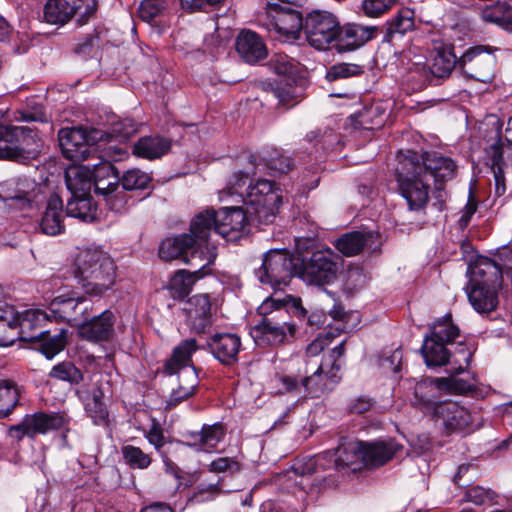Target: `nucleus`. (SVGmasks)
<instances>
[{
	"label": "nucleus",
	"instance_id": "nucleus-9",
	"mask_svg": "<svg viewBox=\"0 0 512 512\" xmlns=\"http://www.w3.org/2000/svg\"><path fill=\"white\" fill-rule=\"evenodd\" d=\"M298 257H292L283 250H269L263 257L262 265L256 270V276L262 284L273 288L287 285L296 275Z\"/></svg>",
	"mask_w": 512,
	"mask_h": 512
},
{
	"label": "nucleus",
	"instance_id": "nucleus-51",
	"mask_svg": "<svg viewBox=\"0 0 512 512\" xmlns=\"http://www.w3.org/2000/svg\"><path fill=\"white\" fill-rule=\"evenodd\" d=\"M272 389L277 394H300L303 386L296 376L285 373H276L271 379Z\"/></svg>",
	"mask_w": 512,
	"mask_h": 512
},
{
	"label": "nucleus",
	"instance_id": "nucleus-48",
	"mask_svg": "<svg viewBox=\"0 0 512 512\" xmlns=\"http://www.w3.org/2000/svg\"><path fill=\"white\" fill-rule=\"evenodd\" d=\"M456 63L458 61L452 50L450 48H443L434 57L429 73L438 78L446 77L454 69Z\"/></svg>",
	"mask_w": 512,
	"mask_h": 512
},
{
	"label": "nucleus",
	"instance_id": "nucleus-7",
	"mask_svg": "<svg viewBox=\"0 0 512 512\" xmlns=\"http://www.w3.org/2000/svg\"><path fill=\"white\" fill-rule=\"evenodd\" d=\"M112 389L109 380L102 374L95 373L89 380L76 389V395L84 405L87 415L94 424L105 426L108 424L109 412L106 398L111 395Z\"/></svg>",
	"mask_w": 512,
	"mask_h": 512
},
{
	"label": "nucleus",
	"instance_id": "nucleus-31",
	"mask_svg": "<svg viewBox=\"0 0 512 512\" xmlns=\"http://www.w3.org/2000/svg\"><path fill=\"white\" fill-rule=\"evenodd\" d=\"M440 381V379H424L419 381L414 388V405L421 407L430 415L433 414V408L441 402L438 401L441 391Z\"/></svg>",
	"mask_w": 512,
	"mask_h": 512
},
{
	"label": "nucleus",
	"instance_id": "nucleus-6",
	"mask_svg": "<svg viewBox=\"0 0 512 512\" xmlns=\"http://www.w3.org/2000/svg\"><path fill=\"white\" fill-rule=\"evenodd\" d=\"M282 200L281 191L274 182L259 179L253 185H249L244 204L247 213L262 224H270L274 221Z\"/></svg>",
	"mask_w": 512,
	"mask_h": 512
},
{
	"label": "nucleus",
	"instance_id": "nucleus-28",
	"mask_svg": "<svg viewBox=\"0 0 512 512\" xmlns=\"http://www.w3.org/2000/svg\"><path fill=\"white\" fill-rule=\"evenodd\" d=\"M470 285H483L500 287L502 283V268L493 260L487 257L478 258L470 266Z\"/></svg>",
	"mask_w": 512,
	"mask_h": 512
},
{
	"label": "nucleus",
	"instance_id": "nucleus-22",
	"mask_svg": "<svg viewBox=\"0 0 512 512\" xmlns=\"http://www.w3.org/2000/svg\"><path fill=\"white\" fill-rule=\"evenodd\" d=\"M419 157L421 165L425 167L424 176L433 177L438 190L442 189L444 181L451 180L456 174L457 166L450 158L429 153L419 155Z\"/></svg>",
	"mask_w": 512,
	"mask_h": 512
},
{
	"label": "nucleus",
	"instance_id": "nucleus-20",
	"mask_svg": "<svg viewBox=\"0 0 512 512\" xmlns=\"http://www.w3.org/2000/svg\"><path fill=\"white\" fill-rule=\"evenodd\" d=\"M377 32V26L347 23L339 26L336 47L340 52L356 50L374 39Z\"/></svg>",
	"mask_w": 512,
	"mask_h": 512
},
{
	"label": "nucleus",
	"instance_id": "nucleus-21",
	"mask_svg": "<svg viewBox=\"0 0 512 512\" xmlns=\"http://www.w3.org/2000/svg\"><path fill=\"white\" fill-rule=\"evenodd\" d=\"M187 322L191 330L205 333L212 324L211 302L207 294L191 297L187 303Z\"/></svg>",
	"mask_w": 512,
	"mask_h": 512
},
{
	"label": "nucleus",
	"instance_id": "nucleus-64",
	"mask_svg": "<svg viewBox=\"0 0 512 512\" xmlns=\"http://www.w3.org/2000/svg\"><path fill=\"white\" fill-rule=\"evenodd\" d=\"M249 173L250 172H239L232 175L228 182L227 191L229 195L237 194L240 197H242V200L244 201L246 190L248 187H246V184L249 179Z\"/></svg>",
	"mask_w": 512,
	"mask_h": 512
},
{
	"label": "nucleus",
	"instance_id": "nucleus-13",
	"mask_svg": "<svg viewBox=\"0 0 512 512\" xmlns=\"http://www.w3.org/2000/svg\"><path fill=\"white\" fill-rule=\"evenodd\" d=\"M340 23L326 11H313L304 19V34L309 45L317 50H326L337 43Z\"/></svg>",
	"mask_w": 512,
	"mask_h": 512
},
{
	"label": "nucleus",
	"instance_id": "nucleus-19",
	"mask_svg": "<svg viewBox=\"0 0 512 512\" xmlns=\"http://www.w3.org/2000/svg\"><path fill=\"white\" fill-rule=\"evenodd\" d=\"M440 422L447 432L462 431L472 424V415L464 406L457 402L442 401L433 408L431 415Z\"/></svg>",
	"mask_w": 512,
	"mask_h": 512
},
{
	"label": "nucleus",
	"instance_id": "nucleus-4",
	"mask_svg": "<svg viewBox=\"0 0 512 512\" xmlns=\"http://www.w3.org/2000/svg\"><path fill=\"white\" fill-rule=\"evenodd\" d=\"M247 212L241 207L206 209L195 216H202L209 219L204 227L206 246H216L212 240L214 234L220 235L228 241H235L244 231L247 225Z\"/></svg>",
	"mask_w": 512,
	"mask_h": 512
},
{
	"label": "nucleus",
	"instance_id": "nucleus-61",
	"mask_svg": "<svg viewBox=\"0 0 512 512\" xmlns=\"http://www.w3.org/2000/svg\"><path fill=\"white\" fill-rule=\"evenodd\" d=\"M362 73V68L359 65L351 63H340L333 65L327 71L326 79L328 81H335L338 79L349 78Z\"/></svg>",
	"mask_w": 512,
	"mask_h": 512
},
{
	"label": "nucleus",
	"instance_id": "nucleus-49",
	"mask_svg": "<svg viewBox=\"0 0 512 512\" xmlns=\"http://www.w3.org/2000/svg\"><path fill=\"white\" fill-rule=\"evenodd\" d=\"M430 336L448 344L459 336V328L452 323L451 315H447L433 324Z\"/></svg>",
	"mask_w": 512,
	"mask_h": 512
},
{
	"label": "nucleus",
	"instance_id": "nucleus-14",
	"mask_svg": "<svg viewBox=\"0 0 512 512\" xmlns=\"http://www.w3.org/2000/svg\"><path fill=\"white\" fill-rule=\"evenodd\" d=\"M96 11V0H48L44 6V19L50 24H65L79 14L85 23Z\"/></svg>",
	"mask_w": 512,
	"mask_h": 512
},
{
	"label": "nucleus",
	"instance_id": "nucleus-59",
	"mask_svg": "<svg viewBox=\"0 0 512 512\" xmlns=\"http://www.w3.org/2000/svg\"><path fill=\"white\" fill-rule=\"evenodd\" d=\"M396 0H362L360 11L370 18H377L387 13Z\"/></svg>",
	"mask_w": 512,
	"mask_h": 512
},
{
	"label": "nucleus",
	"instance_id": "nucleus-17",
	"mask_svg": "<svg viewBox=\"0 0 512 512\" xmlns=\"http://www.w3.org/2000/svg\"><path fill=\"white\" fill-rule=\"evenodd\" d=\"M462 73L471 79L488 83L493 78L495 58L477 46L467 50L458 60Z\"/></svg>",
	"mask_w": 512,
	"mask_h": 512
},
{
	"label": "nucleus",
	"instance_id": "nucleus-1",
	"mask_svg": "<svg viewBox=\"0 0 512 512\" xmlns=\"http://www.w3.org/2000/svg\"><path fill=\"white\" fill-rule=\"evenodd\" d=\"M72 274L85 294L102 296L115 285L117 267L107 252L89 248L76 256Z\"/></svg>",
	"mask_w": 512,
	"mask_h": 512
},
{
	"label": "nucleus",
	"instance_id": "nucleus-32",
	"mask_svg": "<svg viewBox=\"0 0 512 512\" xmlns=\"http://www.w3.org/2000/svg\"><path fill=\"white\" fill-rule=\"evenodd\" d=\"M171 148V140L159 135L144 136L133 146V154L140 158L154 160L167 154Z\"/></svg>",
	"mask_w": 512,
	"mask_h": 512
},
{
	"label": "nucleus",
	"instance_id": "nucleus-47",
	"mask_svg": "<svg viewBox=\"0 0 512 512\" xmlns=\"http://www.w3.org/2000/svg\"><path fill=\"white\" fill-rule=\"evenodd\" d=\"M19 389L9 380H0V419L7 417L19 402Z\"/></svg>",
	"mask_w": 512,
	"mask_h": 512
},
{
	"label": "nucleus",
	"instance_id": "nucleus-16",
	"mask_svg": "<svg viewBox=\"0 0 512 512\" xmlns=\"http://www.w3.org/2000/svg\"><path fill=\"white\" fill-rule=\"evenodd\" d=\"M92 303L87 299L56 297L50 304V321L66 322L79 330L86 316L92 311Z\"/></svg>",
	"mask_w": 512,
	"mask_h": 512
},
{
	"label": "nucleus",
	"instance_id": "nucleus-62",
	"mask_svg": "<svg viewBox=\"0 0 512 512\" xmlns=\"http://www.w3.org/2000/svg\"><path fill=\"white\" fill-rule=\"evenodd\" d=\"M197 384L196 376L193 372H190V381L185 385H179L177 389H174L168 400L169 406H175L178 403L188 399L194 394V390Z\"/></svg>",
	"mask_w": 512,
	"mask_h": 512
},
{
	"label": "nucleus",
	"instance_id": "nucleus-26",
	"mask_svg": "<svg viewBox=\"0 0 512 512\" xmlns=\"http://www.w3.org/2000/svg\"><path fill=\"white\" fill-rule=\"evenodd\" d=\"M47 321H50V316L48 313L37 309L26 310L23 313L18 314V338L30 342L37 341L41 335L46 333V330L37 332V329Z\"/></svg>",
	"mask_w": 512,
	"mask_h": 512
},
{
	"label": "nucleus",
	"instance_id": "nucleus-54",
	"mask_svg": "<svg viewBox=\"0 0 512 512\" xmlns=\"http://www.w3.org/2000/svg\"><path fill=\"white\" fill-rule=\"evenodd\" d=\"M2 115L0 114V119ZM29 130V126H12L0 122V142L11 146H22Z\"/></svg>",
	"mask_w": 512,
	"mask_h": 512
},
{
	"label": "nucleus",
	"instance_id": "nucleus-18",
	"mask_svg": "<svg viewBox=\"0 0 512 512\" xmlns=\"http://www.w3.org/2000/svg\"><path fill=\"white\" fill-rule=\"evenodd\" d=\"M116 315L107 309L93 317L86 316L78 330L80 338L91 342L100 343L111 341L115 336Z\"/></svg>",
	"mask_w": 512,
	"mask_h": 512
},
{
	"label": "nucleus",
	"instance_id": "nucleus-5",
	"mask_svg": "<svg viewBox=\"0 0 512 512\" xmlns=\"http://www.w3.org/2000/svg\"><path fill=\"white\" fill-rule=\"evenodd\" d=\"M338 260V255L331 249L314 251L308 257H298L296 276L309 285H329L337 279Z\"/></svg>",
	"mask_w": 512,
	"mask_h": 512
},
{
	"label": "nucleus",
	"instance_id": "nucleus-2",
	"mask_svg": "<svg viewBox=\"0 0 512 512\" xmlns=\"http://www.w3.org/2000/svg\"><path fill=\"white\" fill-rule=\"evenodd\" d=\"M207 223H209V219L194 216L190 222L189 233L162 241L159 248L160 258L166 261L182 259L186 263L198 260L203 262L201 268H207L214 264L217 257V246H206L205 244L204 226Z\"/></svg>",
	"mask_w": 512,
	"mask_h": 512
},
{
	"label": "nucleus",
	"instance_id": "nucleus-25",
	"mask_svg": "<svg viewBox=\"0 0 512 512\" xmlns=\"http://www.w3.org/2000/svg\"><path fill=\"white\" fill-rule=\"evenodd\" d=\"M262 88L278 99L280 105L286 107L294 106L303 95V88L297 85L295 79L291 77H279L273 82H263Z\"/></svg>",
	"mask_w": 512,
	"mask_h": 512
},
{
	"label": "nucleus",
	"instance_id": "nucleus-53",
	"mask_svg": "<svg viewBox=\"0 0 512 512\" xmlns=\"http://www.w3.org/2000/svg\"><path fill=\"white\" fill-rule=\"evenodd\" d=\"M49 375L52 378L67 381L71 384H78L83 380L82 372L71 362H61L55 365Z\"/></svg>",
	"mask_w": 512,
	"mask_h": 512
},
{
	"label": "nucleus",
	"instance_id": "nucleus-60",
	"mask_svg": "<svg viewBox=\"0 0 512 512\" xmlns=\"http://www.w3.org/2000/svg\"><path fill=\"white\" fill-rule=\"evenodd\" d=\"M103 200L109 210L121 213L127 208L129 198L126 190H124L123 187L118 186L110 193H106Z\"/></svg>",
	"mask_w": 512,
	"mask_h": 512
},
{
	"label": "nucleus",
	"instance_id": "nucleus-39",
	"mask_svg": "<svg viewBox=\"0 0 512 512\" xmlns=\"http://www.w3.org/2000/svg\"><path fill=\"white\" fill-rule=\"evenodd\" d=\"M337 385L335 376L324 377V365L321 364L310 376L302 379V386L306 396L318 398Z\"/></svg>",
	"mask_w": 512,
	"mask_h": 512
},
{
	"label": "nucleus",
	"instance_id": "nucleus-11",
	"mask_svg": "<svg viewBox=\"0 0 512 512\" xmlns=\"http://www.w3.org/2000/svg\"><path fill=\"white\" fill-rule=\"evenodd\" d=\"M288 312H278L277 314L261 318L260 321L251 327L250 335L258 346H276L288 341V338L294 337L296 325L288 321Z\"/></svg>",
	"mask_w": 512,
	"mask_h": 512
},
{
	"label": "nucleus",
	"instance_id": "nucleus-57",
	"mask_svg": "<svg viewBox=\"0 0 512 512\" xmlns=\"http://www.w3.org/2000/svg\"><path fill=\"white\" fill-rule=\"evenodd\" d=\"M138 131V125L133 119H123L113 123L111 132L108 133V137L114 138L115 141L124 142L127 141Z\"/></svg>",
	"mask_w": 512,
	"mask_h": 512
},
{
	"label": "nucleus",
	"instance_id": "nucleus-45",
	"mask_svg": "<svg viewBox=\"0 0 512 512\" xmlns=\"http://www.w3.org/2000/svg\"><path fill=\"white\" fill-rule=\"evenodd\" d=\"M415 13L410 8H402L398 13L387 23V36L393 38L395 35H404L407 32L414 30Z\"/></svg>",
	"mask_w": 512,
	"mask_h": 512
},
{
	"label": "nucleus",
	"instance_id": "nucleus-36",
	"mask_svg": "<svg viewBox=\"0 0 512 512\" xmlns=\"http://www.w3.org/2000/svg\"><path fill=\"white\" fill-rule=\"evenodd\" d=\"M65 182L71 195H84L92 187V170L85 165H71L65 171Z\"/></svg>",
	"mask_w": 512,
	"mask_h": 512
},
{
	"label": "nucleus",
	"instance_id": "nucleus-15",
	"mask_svg": "<svg viewBox=\"0 0 512 512\" xmlns=\"http://www.w3.org/2000/svg\"><path fill=\"white\" fill-rule=\"evenodd\" d=\"M66 424L65 417L60 413L35 412L27 414L22 421L9 428V435L20 441L25 436L34 439L51 431L62 429Z\"/></svg>",
	"mask_w": 512,
	"mask_h": 512
},
{
	"label": "nucleus",
	"instance_id": "nucleus-52",
	"mask_svg": "<svg viewBox=\"0 0 512 512\" xmlns=\"http://www.w3.org/2000/svg\"><path fill=\"white\" fill-rule=\"evenodd\" d=\"M121 453L125 463L133 469H146L152 462L149 454L144 453L139 447L133 445L123 446Z\"/></svg>",
	"mask_w": 512,
	"mask_h": 512
},
{
	"label": "nucleus",
	"instance_id": "nucleus-3",
	"mask_svg": "<svg viewBox=\"0 0 512 512\" xmlns=\"http://www.w3.org/2000/svg\"><path fill=\"white\" fill-rule=\"evenodd\" d=\"M424 170L417 152L408 150L398 154L396 180L400 194L407 201L410 210H420L428 202L429 185Z\"/></svg>",
	"mask_w": 512,
	"mask_h": 512
},
{
	"label": "nucleus",
	"instance_id": "nucleus-50",
	"mask_svg": "<svg viewBox=\"0 0 512 512\" xmlns=\"http://www.w3.org/2000/svg\"><path fill=\"white\" fill-rule=\"evenodd\" d=\"M262 159L265 166L275 173H288L293 167V161L291 158L277 149L266 151Z\"/></svg>",
	"mask_w": 512,
	"mask_h": 512
},
{
	"label": "nucleus",
	"instance_id": "nucleus-40",
	"mask_svg": "<svg viewBox=\"0 0 512 512\" xmlns=\"http://www.w3.org/2000/svg\"><path fill=\"white\" fill-rule=\"evenodd\" d=\"M66 215L77 218L83 222H92L97 217L96 206L89 193L84 195H71L66 205Z\"/></svg>",
	"mask_w": 512,
	"mask_h": 512
},
{
	"label": "nucleus",
	"instance_id": "nucleus-12",
	"mask_svg": "<svg viewBox=\"0 0 512 512\" xmlns=\"http://www.w3.org/2000/svg\"><path fill=\"white\" fill-rule=\"evenodd\" d=\"M104 133L93 129L87 132L83 127L62 128L58 132L59 145L65 158L72 161L86 160L95 150L97 141H102Z\"/></svg>",
	"mask_w": 512,
	"mask_h": 512
},
{
	"label": "nucleus",
	"instance_id": "nucleus-56",
	"mask_svg": "<svg viewBox=\"0 0 512 512\" xmlns=\"http://www.w3.org/2000/svg\"><path fill=\"white\" fill-rule=\"evenodd\" d=\"M168 8L167 0H143L139 6V17L146 22L163 15Z\"/></svg>",
	"mask_w": 512,
	"mask_h": 512
},
{
	"label": "nucleus",
	"instance_id": "nucleus-41",
	"mask_svg": "<svg viewBox=\"0 0 512 512\" xmlns=\"http://www.w3.org/2000/svg\"><path fill=\"white\" fill-rule=\"evenodd\" d=\"M446 344L430 335L425 336L421 352L428 366H442L448 362L450 352Z\"/></svg>",
	"mask_w": 512,
	"mask_h": 512
},
{
	"label": "nucleus",
	"instance_id": "nucleus-44",
	"mask_svg": "<svg viewBox=\"0 0 512 512\" xmlns=\"http://www.w3.org/2000/svg\"><path fill=\"white\" fill-rule=\"evenodd\" d=\"M481 17L484 21L495 23L504 29L512 27V7L506 2H497L485 6L481 12Z\"/></svg>",
	"mask_w": 512,
	"mask_h": 512
},
{
	"label": "nucleus",
	"instance_id": "nucleus-43",
	"mask_svg": "<svg viewBox=\"0 0 512 512\" xmlns=\"http://www.w3.org/2000/svg\"><path fill=\"white\" fill-rule=\"evenodd\" d=\"M373 237L371 232H351L340 237L336 242V248L345 256H354L360 253Z\"/></svg>",
	"mask_w": 512,
	"mask_h": 512
},
{
	"label": "nucleus",
	"instance_id": "nucleus-24",
	"mask_svg": "<svg viewBox=\"0 0 512 512\" xmlns=\"http://www.w3.org/2000/svg\"><path fill=\"white\" fill-rule=\"evenodd\" d=\"M257 312L261 318H267L277 314L278 312H291L298 319L307 317V310L302 305L300 297L286 295L283 298L267 297L257 308Z\"/></svg>",
	"mask_w": 512,
	"mask_h": 512
},
{
	"label": "nucleus",
	"instance_id": "nucleus-46",
	"mask_svg": "<svg viewBox=\"0 0 512 512\" xmlns=\"http://www.w3.org/2000/svg\"><path fill=\"white\" fill-rule=\"evenodd\" d=\"M67 339L68 330L61 328L59 332L53 336L46 330V333L41 335L37 341L40 342V351L46 358L52 359L65 348Z\"/></svg>",
	"mask_w": 512,
	"mask_h": 512
},
{
	"label": "nucleus",
	"instance_id": "nucleus-23",
	"mask_svg": "<svg viewBox=\"0 0 512 512\" xmlns=\"http://www.w3.org/2000/svg\"><path fill=\"white\" fill-rule=\"evenodd\" d=\"M23 141L22 146H11L5 142H0V158L14 160L20 163H25L30 159L36 158L41 147V139L37 131L29 127L28 133Z\"/></svg>",
	"mask_w": 512,
	"mask_h": 512
},
{
	"label": "nucleus",
	"instance_id": "nucleus-10",
	"mask_svg": "<svg viewBox=\"0 0 512 512\" xmlns=\"http://www.w3.org/2000/svg\"><path fill=\"white\" fill-rule=\"evenodd\" d=\"M265 26L273 36L281 41H294L300 38L304 30L301 13L276 3H268Z\"/></svg>",
	"mask_w": 512,
	"mask_h": 512
},
{
	"label": "nucleus",
	"instance_id": "nucleus-38",
	"mask_svg": "<svg viewBox=\"0 0 512 512\" xmlns=\"http://www.w3.org/2000/svg\"><path fill=\"white\" fill-rule=\"evenodd\" d=\"M468 299L473 308L479 313H489L498 305L497 289L488 285H470Z\"/></svg>",
	"mask_w": 512,
	"mask_h": 512
},
{
	"label": "nucleus",
	"instance_id": "nucleus-37",
	"mask_svg": "<svg viewBox=\"0 0 512 512\" xmlns=\"http://www.w3.org/2000/svg\"><path fill=\"white\" fill-rule=\"evenodd\" d=\"M505 144L498 138L487 150L488 156L491 160V170L495 182V195L501 197L506 193V181L504 176V153Z\"/></svg>",
	"mask_w": 512,
	"mask_h": 512
},
{
	"label": "nucleus",
	"instance_id": "nucleus-8",
	"mask_svg": "<svg viewBox=\"0 0 512 512\" xmlns=\"http://www.w3.org/2000/svg\"><path fill=\"white\" fill-rule=\"evenodd\" d=\"M42 187L29 177H19L0 183V200L24 214L36 208Z\"/></svg>",
	"mask_w": 512,
	"mask_h": 512
},
{
	"label": "nucleus",
	"instance_id": "nucleus-58",
	"mask_svg": "<svg viewBox=\"0 0 512 512\" xmlns=\"http://www.w3.org/2000/svg\"><path fill=\"white\" fill-rule=\"evenodd\" d=\"M204 450L210 452L225 436V429L222 424L204 425L201 429Z\"/></svg>",
	"mask_w": 512,
	"mask_h": 512
},
{
	"label": "nucleus",
	"instance_id": "nucleus-27",
	"mask_svg": "<svg viewBox=\"0 0 512 512\" xmlns=\"http://www.w3.org/2000/svg\"><path fill=\"white\" fill-rule=\"evenodd\" d=\"M236 51L247 63L255 64L267 56V48L258 34L243 30L236 39Z\"/></svg>",
	"mask_w": 512,
	"mask_h": 512
},
{
	"label": "nucleus",
	"instance_id": "nucleus-35",
	"mask_svg": "<svg viewBox=\"0 0 512 512\" xmlns=\"http://www.w3.org/2000/svg\"><path fill=\"white\" fill-rule=\"evenodd\" d=\"M202 263L201 261L197 263L199 269L196 271L189 272L182 269L172 276L168 283V288L171 290L174 298H185L192 291L194 284L208 273L206 268H201Z\"/></svg>",
	"mask_w": 512,
	"mask_h": 512
},
{
	"label": "nucleus",
	"instance_id": "nucleus-33",
	"mask_svg": "<svg viewBox=\"0 0 512 512\" xmlns=\"http://www.w3.org/2000/svg\"><path fill=\"white\" fill-rule=\"evenodd\" d=\"M198 350L195 339H185L181 341L172 351L171 357L166 361L164 371L173 375L183 368L192 365V355Z\"/></svg>",
	"mask_w": 512,
	"mask_h": 512
},
{
	"label": "nucleus",
	"instance_id": "nucleus-30",
	"mask_svg": "<svg viewBox=\"0 0 512 512\" xmlns=\"http://www.w3.org/2000/svg\"><path fill=\"white\" fill-rule=\"evenodd\" d=\"M240 346V338L229 333L215 334L209 342V347L215 358L226 365L237 361Z\"/></svg>",
	"mask_w": 512,
	"mask_h": 512
},
{
	"label": "nucleus",
	"instance_id": "nucleus-34",
	"mask_svg": "<svg viewBox=\"0 0 512 512\" xmlns=\"http://www.w3.org/2000/svg\"><path fill=\"white\" fill-rule=\"evenodd\" d=\"M401 448L394 440L364 443V462L372 466L384 465Z\"/></svg>",
	"mask_w": 512,
	"mask_h": 512
},
{
	"label": "nucleus",
	"instance_id": "nucleus-29",
	"mask_svg": "<svg viewBox=\"0 0 512 512\" xmlns=\"http://www.w3.org/2000/svg\"><path fill=\"white\" fill-rule=\"evenodd\" d=\"M63 202L60 196L52 194L40 221V230L43 234L56 236L64 232Z\"/></svg>",
	"mask_w": 512,
	"mask_h": 512
},
{
	"label": "nucleus",
	"instance_id": "nucleus-42",
	"mask_svg": "<svg viewBox=\"0 0 512 512\" xmlns=\"http://www.w3.org/2000/svg\"><path fill=\"white\" fill-rule=\"evenodd\" d=\"M364 461V442L348 441L339 445L334 452V462L337 467H345Z\"/></svg>",
	"mask_w": 512,
	"mask_h": 512
},
{
	"label": "nucleus",
	"instance_id": "nucleus-55",
	"mask_svg": "<svg viewBox=\"0 0 512 512\" xmlns=\"http://www.w3.org/2000/svg\"><path fill=\"white\" fill-rule=\"evenodd\" d=\"M151 182V177L148 173L139 169H131L124 173L121 178L122 187L124 190H139L145 189Z\"/></svg>",
	"mask_w": 512,
	"mask_h": 512
},
{
	"label": "nucleus",
	"instance_id": "nucleus-63",
	"mask_svg": "<svg viewBox=\"0 0 512 512\" xmlns=\"http://www.w3.org/2000/svg\"><path fill=\"white\" fill-rule=\"evenodd\" d=\"M366 282V277L363 271L358 268H351L346 273V279L344 282V290L347 293L353 294L361 289Z\"/></svg>",
	"mask_w": 512,
	"mask_h": 512
}]
</instances>
